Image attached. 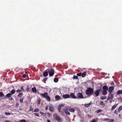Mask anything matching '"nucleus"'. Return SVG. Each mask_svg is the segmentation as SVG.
<instances>
[{"mask_svg": "<svg viewBox=\"0 0 122 122\" xmlns=\"http://www.w3.org/2000/svg\"><path fill=\"white\" fill-rule=\"evenodd\" d=\"M86 84L89 83V84H93V82L91 81H86Z\"/></svg>", "mask_w": 122, "mask_h": 122, "instance_id": "obj_19", "label": "nucleus"}, {"mask_svg": "<svg viewBox=\"0 0 122 122\" xmlns=\"http://www.w3.org/2000/svg\"><path fill=\"white\" fill-rule=\"evenodd\" d=\"M5 114L7 115H10V112H6L5 113Z\"/></svg>", "mask_w": 122, "mask_h": 122, "instance_id": "obj_37", "label": "nucleus"}, {"mask_svg": "<svg viewBox=\"0 0 122 122\" xmlns=\"http://www.w3.org/2000/svg\"><path fill=\"white\" fill-rule=\"evenodd\" d=\"M112 77H113V76H112Z\"/></svg>", "mask_w": 122, "mask_h": 122, "instance_id": "obj_64", "label": "nucleus"}, {"mask_svg": "<svg viewBox=\"0 0 122 122\" xmlns=\"http://www.w3.org/2000/svg\"><path fill=\"white\" fill-rule=\"evenodd\" d=\"M118 104H116L113 106L111 109V111H113L115 108L117 107V106Z\"/></svg>", "mask_w": 122, "mask_h": 122, "instance_id": "obj_13", "label": "nucleus"}, {"mask_svg": "<svg viewBox=\"0 0 122 122\" xmlns=\"http://www.w3.org/2000/svg\"><path fill=\"white\" fill-rule=\"evenodd\" d=\"M78 77L77 76H76L74 75V76L73 79H78Z\"/></svg>", "mask_w": 122, "mask_h": 122, "instance_id": "obj_38", "label": "nucleus"}, {"mask_svg": "<svg viewBox=\"0 0 122 122\" xmlns=\"http://www.w3.org/2000/svg\"><path fill=\"white\" fill-rule=\"evenodd\" d=\"M54 117L56 120L58 122H61L62 120L60 116H59L56 113H55L53 115Z\"/></svg>", "mask_w": 122, "mask_h": 122, "instance_id": "obj_3", "label": "nucleus"}, {"mask_svg": "<svg viewBox=\"0 0 122 122\" xmlns=\"http://www.w3.org/2000/svg\"><path fill=\"white\" fill-rule=\"evenodd\" d=\"M115 83L117 84V82L116 81H114V82L113 81L112 82L111 84H114Z\"/></svg>", "mask_w": 122, "mask_h": 122, "instance_id": "obj_40", "label": "nucleus"}, {"mask_svg": "<svg viewBox=\"0 0 122 122\" xmlns=\"http://www.w3.org/2000/svg\"><path fill=\"white\" fill-rule=\"evenodd\" d=\"M122 106H121L117 110V112L118 113L120 111L122 110Z\"/></svg>", "mask_w": 122, "mask_h": 122, "instance_id": "obj_22", "label": "nucleus"}, {"mask_svg": "<svg viewBox=\"0 0 122 122\" xmlns=\"http://www.w3.org/2000/svg\"><path fill=\"white\" fill-rule=\"evenodd\" d=\"M86 75V73L85 71L84 72L82 73L81 72H80L77 74V76H81L82 77H84Z\"/></svg>", "mask_w": 122, "mask_h": 122, "instance_id": "obj_5", "label": "nucleus"}, {"mask_svg": "<svg viewBox=\"0 0 122 122\" xmlns=\"http://www.w3.org/2000/svg\"><path fill=\"white\" fill-rule=\"evenodd\" d=\"M54 81L55 82H56L58 81V79L57 78H55L54 79Z\"/></svg>", "mask_w": 122, "mask_h": 122, "instance_id": "obj_26", "label": "nucleus"}, {"mask_svg": "<svg viewBox=\"0 0 122 122\" xmlns=\"http://www.w3.org/2000/svg\"><path fill=\"white\" fill-rule=\"evenodd\" d=\"M23 95V94L21 92L19 93L18 95V97H20V98L21 97H22Z\"/></svg>", "mask_w": 122, "mask_h": 122, "instance_id": "obj_23", "label": "nucleus"}, {"mask_svg": "<svg viewBox=\"0 0 122 122\" xmlns=\"http://www.w3.org/2000/svg\"><path fill=\"white\" fill-rule=\"evenodd\" d=\"M101 90V89H98L97 90L94 91V93L96 97H97L99 95L100 92Z\"/></svg>", "mask_w": 122, "mask_h": 122, "instance_id": "obj_7", "label": "nucleus"}, {"mask_svg": "<svg viewBox=\"0 0 122 122\" xmlns=\"http://www.w3.org/2000/svg\"><path fill=\"white\" fill-rule=\"evenodd\" d=\"M107 93L106 90H103L102 92V94L103 95H106Z\"/></svg>", "mask_w": 122, "mask_h": 122, "instance_id": "obj_18", "label": "nucleus"}, {"mask_svg": "<svg viewBox=\"0 0 122 122\" xmlns=\"http://www.w3.org/2000/svg\"><path fill=\"white\" fill-rule=\"evenodd\" d=\"M114 90V87L112 86H111L110 87L108 88V91L109 93H112Z\"/></svg>", "mask_w": 122, "mask_h": 122, "instance_id": "obj_8", "label": "nucleus"}, {"mask_svg": "<svg viewBox=\"0 0 122 122\" xmlns=\"http://www.w3.org/2000/svg\"><path fill=\"white\" fill-rule=\"evenodd\" d=\"M55 98L56 100H58L60 99L61 97L59 96L56 95L55 97Z\"/></svg>", "mask_w": 122, "mask_h": 122, "instance_id": "obj_16", "label": "nucleus"}, {"mask_svg": "<svg viewBox=\"0 0 122 122\" xmlns=\"http://www.w3.org/2000/svg\"><path fill=\"white\" fill-rule=\"evenodd\" d=\"M110 120V119H108V118H104L103 119V120H104L105 121H107V122H108Z\"/></svg>", "mask_w": 122, "mask_h": 122, "instance_id": "obj_32", "label": "nucleus"}, {"mask_svg": "<svg viewBox=\"0 0 122 122\" xmlns=\"http://www.w3.org/2000/svg\"><path fill=\"white\" fill-rule=\"evenodd\" d=\"M63 105L62 104L58 106V110L59 112H60L61 111V109Z\"/></svg>", "mask_w": 122, "mask_h": 122, "instance_id": "obj_14", "label": "nucleus"}, {"mask_svg": "<svg viewBox=\"0 0 122 122\" xmlns=\"http://www.w3.org/2000/svg\"><path fill=\"white\" fill-rule=\"evenodd\" d=\"M70 97H71V98L74 99H76L77 98V97H76L75 96L74 94L73 93H71L70 94Z\"/></svg>", "mask_w": 122, "mask_h": 122, "instance_id": "obj_11", "label": "nucleus"}, {"mask_svg": "<svg viewBox=\"0 0 122 122\" xmlns=\"http://www.w3.org/2000/svg\"><path fill=\"white\" fill-rule=\"evenodd\" d=\"M47 114L49 116H50V113L49 112H47Z\"/></svg>", "mask_w": 122, "mask_h": 122, "instance_id": "obj_55", "label": "nucleus"}, {"mask_svg": "<svg viewBox=\"0 0 122 122\" xmlns=\"http://www.w3.org/2000/svg\"><path fill=\"white\" fill-rule=\"evenodd\" d=\"M61 114H63V113H64V112L63 111H61Z\"/></svg>", "mask_w": 122, "mask_h": 122, "instance_id": "obj_56", "label": "nucleus"}, {"mask_svg": "<svg viewBox=\"0 0 122 122\" xmlns=\"http://www.w3.org/2000/svg\"><path fill=\"white\" fill-rule=\"evenodd\" d=\"M91 122H96V121L94 119H93Z\"/></svg>", "mask_w": 122, "mask_h": 122, "instance_id": "obj_48", "label": "nucleus"}, {"mask_svg": "<svg viewBox=\"0 0 122 122\" xmlns=\"http://www.w3.org/2000/svg\"><path fill=\"white\" fill-rule=\"evenodd\" d=\"M4 96V94L2 92H0V97H2Z\"/></svg>", "mask_w": 122, "mask_h": 122, "instance_id": "obj_27", "label": "nucleus"}, {"mask_svg": "<svg viewBox=\"0 0 122 122\" xmlns=\"http://www.w3.org/2000/svg\"><path fill=\"white\" fill-rule=\"evenodd\" d=\"M34 110L33 108L31 107V106L30 107L29 110L30 111H32Z\"/></svg>", "mask_w": 122, "mask_h": 122, "instance_id": "obj_39", "label": "nucleus"}, {"mask_svg": "<svg viewBox=\"0 0 122 122\" xmlns=\"http://www.w3.org/2000/svg\"><path fill=\"white\" fill-rule=\"evenodd\" d=\"M16 92H21V90L20 89H18L16 91Z\"/></svg>", "mask_w": 122, "mask_h": 122, "instance_id": "obj_46", "label": "nucleus"}, {"mask_svg": "<svg viewBox=\"0 0 122 122\" xmlns=\"http://www.w3.org/2000/svg\"><path fill=\"white\" fill-rule=\"evenodd\" d=\"M43 75L44 77L47 76L48 75V72L47 71H44L43 73Z\"/></svg>", "mask_w": 122, "mask_h": 122, "instance_id": "obj_17", "label": "nucleus"}, {"mask_svg": "<svg viewBox=\"0 0 122 122\" xmlns=\"http://www.w3.org/2000/svg\"><path fill=\"white\" fill-rule=\"evenodd\" d=\"M65 112L67 115H70V113L67 110H66L65 111Z\"/></svg>", "mask_w": 122, "mask_h": 122, "instance_id": "obj_31", "label": "nucleus"}, {"mask_svg": "<svg viewBox=\"0 0 122 122\" xmlns=\"http://www.w3.org/2000/svg\"><path fill=\"white\" fill-rule=\"evenodd\" d=\"M49 109L50 111L52 112H53L54 111V108L53 105H51L49 107Z\"/></svg>", "mask_w": 122, "mask_h": 122, "instance_id": "obj_12", "label": "nucleus"}, {"mask_svg": "<svg viewBox=\"0 0 122 122\" xmlns=\"http://www.w3.org/2000/svg\"><path fill=\"white\" fill-rule=\"evenodd\" d=\"M31 90L34 93H36L37 91L36 88L35 87H34L32 88Z\"/></svg>", "mask_w": 122, "mask_h": 122, "instance_id": "obj_15", "label": "nucleus"}, {"mask_svg": "<svg viewBox=\"0 0 122 122\" xmlns=\"http://www.w3.org/2000/svg\"><path fill=\"white\" fill-rule=\"evenodd\" d=\"M93 92V90L91 88H88L86 91V93L88 95H91Z\"/></svg>", "mask_w": 122, "mask_h": 122, "instance_id": "obj_2", "label": "nucleus"}, {"mask_svg": "<svg viewBox=\"0 0 122 122\" xmlns=\"http://www.w3.org/2000/svg\"><path fill=\"white\" fill-rule=\"evenodd\" d=\"M40 100H39L38 101V104H40Z\"/></svg>", "mask_w": 122, "mask_h": 122, "instance_id": "obj_54", "label": "nucleus"}, {"mask_svg": "<svg viewBox=\"0 0 122 122\" xmlns=\"http://www.w3.org/2000/svg\"><path fill=\"white\" fill-rule=\"evenodd\" d=\"M104 104V103L102 101H101L100 103V104L102 106Z\"/></svg>", "mask_w": 122, "mask_h": 122, "instance_id": "obj_44", "label": "nucleus"}, {"mask_svg": "<svg viewBox=\"0 0 122 122\" xmlns=\"http://www.w3.org/2000/svg\"><path fill=\"white\" fill-rule=\"evenodd\" d=\"M120 76L121 77V78H122V74H121V75H120Z\"/></svg>", "mask_w": 122, "mask_h": 122, "instance_id": "obj_60", "label": "nucleus"}, {"mask_svg": "<svg viewBox=\"0 0 122 122\" xmlns=\"http://www.w3.org/2000/svg\"><path fill=\"white\" fill-rule=\"evenodd\" d=\"M47 70L49 73L50 76H52L53 75L54 72V70L53 69H48Z\"/></svg>", "mask_w": 122, "mask_h": 122, "instance_id": "obj_4", "label": "nucleus"}, {"mask_svg": "<svg viewBox=\"0 0 122 122\" xmlns=\"http://www.w3.org/2000/svg\"><path fill=\"white\" fill-rule=\"evenodd\" d=\"M48 106H46V110H47L48 109Z\"/></svg>", "mask_w": 122, "mask_h": 122, "instance_id": "obj_53", "label": "nucleus"}, {"mask_svg": "<svg viewBox=\"0 0 122 122\" xmlns=\"http://www.w3.org/2000/svg\"><path fill=\"white\" fill-rule=\"evenodd\" d=\"M18 106H19V104H18V103H17L16 104L15 106L16 107H17Z\"/></svg>", "mask_w": 122, "mask_h": 122, "instance_id": "obj_51", "label": "nucleus"}, {"mask_svg": "<svg viewBox=\"0 0 122 122\" xmlns=\"http://www.w3.org/2000/svg\"><path fill=\"white\" fill-rule=\"evenodd\" d=\"M114 120L113 119H110L109 121H108V122H114Z\"/></svg>", "mask_w": 122, "mask_h": 122, "instance_id": "obj_41", "label": "nucleus"}, {"mask_svg": "<svg viewBox=\"0 0 122 122\" xmlns=\"http://www.w3.org/2000/svg\"><path fill=\"white\" fill-rule=\"evenodd\" d=\"M20 122H26V120L24 119H23L19 121Z\"/></svg>", "mask_w": 122, "mask_h": 122, "instance_id": "obj_36", "label": "nucleus"}, {"mask_svg": "<svg viewBox=\"0 0 122 122\" xmlns=\"http://www.w3.org/2000/svg\"><path fill=\"white\" fill-rule=\"evenodd\" d=\"M101 111V110H97L96 111V112L97 113H99Z\"/></svg>", "mask_w": 122, "mask_h": 122, "instance_id": "obj_42", "label": "nucleus"}, {"mask_svg": "<svg viewBox=\"0 0 122 122\" xmlns=\"http://www.w3.org/2000/svg\"><path fill=\"white\" fill-rule=\"evenodd\" d=\"M27 75H28L27 74V73H25V74L23 75H22V77L23 78H25L26 77V76H27Z\"/></svg>", "mask_w": 122, "mask_h": 122, "instance_id": "obj_35", "label": "nucleus"}, {"mask_svg": "<svg viewBox=\"0 0 122 122\" xmlns=\"http://www.w3.org/2000/svg\"><path fill=\"white\" fill-rule=\"evenodd\" d=\"M102 74L103 75H107V73H102Z\"/></svg>", "mask_w": 122, "mask_h": 122, "instance_id": "obj_58", "label": "nucleus"}, {"mask_svg": "<svg viewBox=\"0 0 122 122\" xmlns=\"http://www.w3.org/2000/svg\"><path fill=\"white\" fill-rule=\"evenodd\" d=\"M24 97H20V102L21 103H22L23 101Z\"/></svg>", "mask_w": 122, "mask_h": 122, "instance_id": "obj_28", "label": "nucleus"}, {"mask_svg": "<svg viewBox=\"0 0 122 122\" xmlns=\"http://www.w3.org/2000/svg\"><path fill=\"white\" fill-rule=\"evenodd\" d=\"M114 97V95L112 93H109L108 97L107 100H112V99Z\"/></svg>", "mask_w": 122, "mask_h": 122, "instance_id": "obj_6", "label": "nucleus"}, {"mask_svg": "<svg viewBox=\"0 0 122 122\" xmlns=\"http://www.w3.org/2000/svg\"><path fill=\"white\" fill-rule=\"evenodd\" d=\"M122 93V90H119L117 92V95L119 94Z\"/></svg>", "mask_w": 122, "mask_h": 122, "instance_id": "obj_21", "label": "nucleus"}, {"mask_svg": "<svg viewBox=\"0 0 122 122\" xmlns=\"http://www.w3.org/2000/svg\"><path fill=\"white\" fill-rule=\"evenodd\" d=\"M40 95L42 96V97L45 98L47 101L49 102L50 101L51 98L50 97L48 96V94L47 93L45 92L44 94L41 93Z\"/></svg>", "mask_w": 122, "mask_h": 122, "instance_id": "obj_1", "label": "nucleus"}, {"mask_svg": "<svg viewBox=\"0 0 122 122\" xmlns=\"http://www.w3.org/2000/svg\"><path fill=\"white\" fill-rule=\"evenodd\" d=\"M34 114L36 116L39 117V115L38 113H34Z\"/></svg>", "mask_w": 122, "mask_h": 122, "instance_id": "obj_43", "label": "nucleus"}, {"mask_svg": "<svg viewBox=\"0 0 122 122\" xmlns=\"http://www.w3.org/2000/svg\"><path fill=\"white\" fill-rule=\"evenodd\" d=\"M5 122H9V121H6Z\"/></svg>", "mask_w": 122, "mask_h": 122, "instance_id": "obj_61", "label": "nucleus"}, {"mask_svg": "<svg viewBox=\"0 0 122 122\" xmlns=\"http://www.w3.org/2000/svg\"><path fill=\"white\" fill-rule=\"evenodd\" d=\"M77 97L80 98H83V96L82 93H78L77 94Z\"/></svg>", "mask_w": 122, "mask_h": 122, "instance_id": "obj_10", "label": "nucleus"}, {"mask_svg": "<svg viewBox=\"0 0 122 122\" xmlns=\"http://www.w3.org/2000/svg\"><path fill=\"white\" fill-rule=\"evenodd\" d=\"M62 97L63 98L66 99L70 97V96L68 94H63L62 95Z\"/></svg>", "mask_w": 122, "mask_h": 122, "instance_id": "obj_9", "label": "nucleus"}, {"mask_svg": "<svg viewBox=\"0 0 122 122\" xmlns=\"http://www.w3.org/2000/svg\"><path fill=\"white\" fill-rule=\"evenodd\" d=\"M11 94L10 93H8V94H6V97H11Z\"/></svg>", "mask_w": 122, "mask_h": 122, "instance_id": "obj_24", "label": "nucleus"}, {"mask_svg": "<svg viewBox=\"0 0 122 122\" xmlns=\"http://www.w3.org/2000/svg\"><path fill=\"white\" fill-rule=\"evenodd\" d=\"M92 103L90 102L89 104H86L85 105V106L86 107H88L90 106L91 104Z\"/></svg>", "mask_w": 122, "mask_h": 122, "instance_id": "obj_25", "label": "nucleus"}, {"mask_svg": "<svg viewBox=\"0 0 122 122\" xmlns=\"http://www.w3.org/2000/svg\"><path fill=\"white\" fill-rule=\"evenodd\" d=\"M23 86H21V88H20L21 89V90H24V89H23Z\"/></svg>", "mask_w": 122, "mask_h": 122, "instance_id": "obj_47", "label": "nucleus"}, {"mask_svg": "<svg viewBox=\"0 0 122 122\" xmlns=\"http://www.w3.org/2000/svg\"><path fill=\"white\" fill-rule=\"evenodd\" d=\"M47 78H45L44 79V80L45 81H46L47 80Z\"/></svg>", "mask_w": 122, "mask_h": 122, "instance_id": "obj_50", "label": "nucleus"}, {"mask_svg": "<svg viewBox=\"0 0 122 122\" xmlns=\"http://www.w3.org/2000/svg\"><path fill=\"white\" fill-rule=\"evenodd\" d=\"M10 92L11 93V95L12 94V95H13V94H14V93H15V90H14V89H13V90H12L11 92Z\"/></svg>", "mask_w": 122, "mask_h": 122, "instance_id": "obj_29", "label": "nucleus"}, {"mask_svg": "<svg viewBox=\"0 0 122 122\" xmlns=\"http://www.w3.org/2000/svg\"><path fill=\"white\" fill-rule=\"evenodd\" d=\"M119 116H120V114L119 115Z\"/></svg>", "mask_w": 122, "mask_h": 122, "instance_id": "obj_63", "label": "nucleus"}, {"mask_svg": "<svg viewBox=\"0 0 122 122\" xmlns=\"http://www.w3.org/2000/svg\"><path fill=\"white\" fill-rule=\"evenodd\" d=\"M39 110V109L38 108H36V109H35L32 112H37Z\"/></svg>", "mask_w": 122, "mask_h": 122, "instance_id": "obj_34", "label": "nucleus"}, {"mask_svg": "<svg viewBox=\"0 0 122 122\" xmlns=\"http://www.w3.org/2000/svg\"><path fill=\"white\" fill-rule=\"evenodd\" d=\"M40 113L42 115H43L44 114V113L42 112H40Z\"/></svg>", "mask_w": 122, "mask_h": 122, "instance_id": "obj_52", "label": "nucleus"}, {"mask_svg": "<svg viewBox=\"0 0 122 122\" xmlns=\"http://www.w3.org/2000/svg\"><path fill=\"white\" fill-rule=\"evenodd\" d=\"M114 113L115 114H117V110H115L114 111Z\"/></svg>", "mask_w": 122, "mask_h": 122, "instance_id": "obj_49", "label": "nucleus"}, {"mask_svg": "<svg viewBox=\"0 0 122 122\" xmlns=\"http://www.w3.org/2000/svg\"><path fill=\"white\" fill-rule=\"evenodd\" d=\"M69 110L70 112H74L75 111L74 109L71 108H70Z\"/></svg>", "mask_w": 122, "mask_h": 122, "instance_id": "obj_30", "label": "nucleus"}, {"mask_svg": "<svg viewBox=\"0 0 122 122\" xmlns=\"http://www.w3.org/2000/svg\"><path fill=\"white\" fill-rule=\"evenodd\" d=\"M26 89H27V90L28 91H30V88L28 86H27V87L26 88Z\"/></svg>", "mask_w": 122, "mask_h": 122, "instance_id": "obj_45", "label": "nucleus"}, {"mask_svg": "<svg viewBox=\"0 0 122 122\" xmlns=\"http://www.w3.org/2000/svg\"><path fill=\"white\" fill-rule=\"evenodd\" d=\"M2 118H4V116H0Z\"/></svg>", "mask_w": 122, "mask_h": 122, "instance_id": "obj_59", "label": "nucleus"}, {"mask_svg": "<svg viewBox=\"0 0 122 122\" xmlns=\"http://www.w3.org/2000/svg\"><path fill=\"white\" fill-rule=\"evenodd\" d=\"M106 98L107 97L106 96H103L101 98L102 100H103L106 99Z\"/></svg>", "mask_w": 122, "mask_h": 122, "instance_id": "obj_33", "label": "nucleus"}, {"mask_svg": "<svg viewBox=\"0 0 122 122\" xmlns=\"http://www.w3.org/2000/svg\"><path fill=\"white\" fill-rule=\"evenodd\" d=\"M47 122H51L50 120H47Z\"/></svg>", "mask_w": 122, "mask_h": 122, "instance_id": "obj_57", "label": "nucleus"}, {"mask_svg": "<svg viewBox=\"0 0 122 122\" xmlns=\"http://www.w3.org/2000/svg\"><path fill=\"white\" fill-rule=\"evenodd\" d=\"M103 90H108V87L106 86H103Z\"/></svg>", "mask_w": 122, "mask_h": 122, "instance_id": "obj_20", "label": "nucleus"}, {"mask_svg": "<svg viewBox=\"0 0 122 122\" xmlns=\"http://www.w3.org/2000/svg\"><path fill=\"white\" fill-rule=\"evenodd\" d=\"M88 116H89V115H88Z\"/></svg>", "mask_w": 122, "mask_h": 122, "instance_id": "obj_62", "label": "nucleus"}]
</instances>
